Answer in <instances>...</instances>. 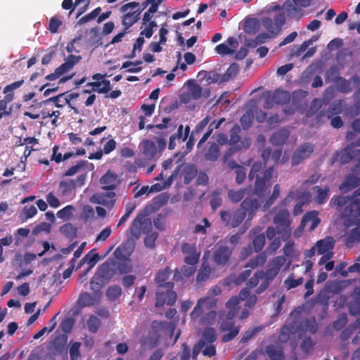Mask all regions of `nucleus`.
Returning <instances> with one entry per match:
<instances>
[{"label": "nucleus", "mask_w": 360, "mask_h": 360, "mask_svg": "<svg viewBox=\"0 0 360 360\" xmlns=\"http://www.w3.org/2000/svg\"><path fill=\"white\" fill-rule=\"evenodd\" d=\"M360 186L351 196L335 195L329 205L340 213L341 218L347 226L360 225Z\"/></svg>", "instance_id": "nucleus-1"}, {"label": "nucleus", "mask_w": 360, "mask_h": 360, "mask_svg": "<svg viewBox=\"0 0 360 360\" xmlns=\"http://www.w3.org/2000/svg\"><path fill=\"white\" fill-rule=\"evenodd\" d=\"M297 323V321H295L290 326H283L278 335V340L281 342L285 343L289 340L290 341L292 351H295L298 346L297 340H294V338L297 336L298 340H300L306 335V333L309 332L314 334L318 329V325L314 316L303 319L299 321L298 324Z\"/></svg>", "instance_id": "nucleus-2"}, {"label": "nucleus", "mask_w": 360, "mask_h": 360, "mask_svg": "<svg viewBox=\"0 0 360 360\" xmlns=\"http://www.w3.org/2000/svg\"><path fill=\"white\" fill-rule=\"evenodd\" d=\"M260 204L255 198H246L241 202L239 208L233 210L220 211V219L225 226L230 228L238 227L248 214V220H251Z\"/></svg>", "instance_id": "nucleus-3"}, {"label": "nucleus", "mask_w": 360, "mask_h": 360, "mask_svg": "<svg viewBox=\"0 0 360 360\" xmlns=\"http://www.w3.org/2000/svg\"><path fill=\"white\" fill-rule=\"evenodd\" d=\"M274 167L264 169V165L261 162H255L252 164L249 179H256L254 193L259 197H264L270 193L271 186V179L273 176Z\"/></svg>", "instance_id": "nucleus-4"}, {"label": "nucleus", "mask_w": 360, "mask_h": 360, "mask_svg": "<svg viewBox=\"0 0 360 360\" xmlns=\"http://www.w3.org/2000/svg\"><path fill=\"white\" fill-rule=\"evenodd\" d=\"M217 305V299L212 296H206L200 298L195 307L190 314L192 320L198 319L202 313L207 310L208 312L201 318V322L205 323L208 319H214L216 311L214 309Z\"/></svg>", "instance_id": "nucleus-5"}, {"label": "nucleus", "mask_w": 360, "mask_h": 360, "mask_svg": "<svg viewBox=\"0 0 360 360\" xmlns=\"http://www.w3.org/2000/svg\"><path fill=\"white\" fill-rule=\"evenodd\" d=\"M271 11L275 12V14L273 17L262 18L261 24L271 36H276L286 22L285 13L278 5L273 6Z\"/></svg>", "instance_id": "nucleus-6"}, {"label": "nucleus", "mask_w": 360, "mask_h": 360, "mask_svg": "<svg viewBox=\"0 0 360 360\" xmlns=\"http://www.w3.org/2000/svg\"><path fill=\"white\" fill-rule=\"evenodd\" d=\"M284 263L285 259L283 257H276L271 261L269 267L264 271L263 281L256 290L257 293L260 294L268 288L269 283L278 274Z\"/></svg>", "instance_id": "nucleus-7"}, {"label": "nucleus", "mask_w": 360, "mask_h": 360, "mask_svg": "<svg viewBox=\"0 0 360 360\" xmlns=\"http://www.w3.org/2000/svg\"><path fill=\"white\" fill-rule=\"evenodd\" d=\"M274 223L276 225L278 234L281 236L283 240L286 241L291 236L290 213L285 208L281 209L274 217Z\"/></svg>", "instance_id": "nucleus-8"}, {"label": "nucleus", "mask_w": 360, "mask_h": 360, "mask_svg": "<svg viewBox=\"0 0 360 360\" xmlns=\"http://www.w3.org/2000/svg\"><path fill=\"white\" fill-rule=\"evenodd\" d=\"M173 282H167L163 287H159L155 295V306L162 307L164 304L172 306L176 300V293L173 290Z\"/></svg>", "instance_id": "nucleus-9"}, {"label": "nucleus", "mask_w": 360, "mask_h": 360, "mask_svg": "<svg viewBox=\"0 0 360 360\" xmlns=\"http://www.w3.org/2000/svg\"><path fill=\"white\" fill-rule=\"evenodd\" d=\"M354 145L352 143L345 147L341 152H335L333 157V162L338 161L340 165H345L358 156L360 154V150L354 149Z\"/></svg>", "instance_id": "nucleus-10"}, {"label": "nucleus", "mask_w": 360, "mask_h": 360, "mask_svg": "<svg viewBox=\"0 0 360 360\" xmlns=\"http://www.w3.org/2000/svg\"><path fill=\"white\" fill-rule=\"evenodd\" d=\"M233 250L225 245L219 244L213 253V261L217 265L226 264L232 255Z\"/></svg>", "instance_id": "nucleus-11"}, {"label": "nucleus", "mask_w": 360, "mask_h": 360, "mask_svg": "<svg viewBox=\"0 0 360 360\" xmlns=\"http://www.w3.org/2000/svg\"><path fill=\"white\" fill-rule=\"evenodd\" d=\"M117 272L116 261L107 260L98 269L97 276L105 282L109 281Z\"/></svg>", "instance_id": "nucleus-12"}, {"label": "nucleus", "mask_w": 360, "mask_h": 360, "mask_svg": "<svg viewBox=\"0 0 360 360\" xmlns=\"http://www.w3.org/2000/svg\"><path fill=\"white\" fill-rule=\"evenodd\" d=\"M314 151V146L310 143L302 144L293 153L292 157V165L295 166L301 163L304 160L308 158Z\"/></svg>", "instance_id": "nucleus-13"}, {"label": "nucleus", "mask_w": 360, "mask_h": 360, "mask_svg": "<svg viewBox=\"0 0 360 360\" xmlns=\"http://www.w3.org/2000/svg\"><path fill=\"white\" fill-rule=\"evenodd\" d=\"M105 193H99L93 195L92 199L94 202L111 209L115 203V193L113 191H106Z\"/></svg>", "instance_id": "nucleus-14"}, {"label": "nucleus", "mask_w": 360, "mask_h": 360, "mask_svg": "<svg viewBox=\"0 0 360 360\" xmlns=\"http://www.w3.org/2000/svg\"><path fill=\"white\" fill-rule=\"evenodd\" d=\"M120 183L117 174L108 171L100 179V184L102 185V189L105 191H113L117 188Z\"/></svg>", "instance_id": "nucleus-15"}, {"label": "nucleus", "mask_w": 360, "mask_h": 360, "mask_svg": "<svg viewBox=\"0 0 360 360\" xmlns=\"http://www.w3.org/2000/svg\"><path fill=\"white\" fill-rule=\"evenodd\" d=\"M140 148L143 155L148 160H153L158 153L155 143L150 139H146L141 142Z\"/></svg>", "instance_id": "nucleus-16"}, {"label": "nucleus", "mask_w": 360, "mask_h": 360, "mask_svg": "<svg viewBox=\"0 0 360 360\" xmlns=\"http://www.w3.org/2000/svg\"><path fill=\"white\" fill-rule=\"evenodd\" d=\"M335 240L332 236H327L325 238L318 240L316 243L318 255H323L327 252H333Z\"/></svg>", "instance_id": "nucleus-17"}, {"label": "nucleus", "mask_w": 360, "mask_h": 360, "mask_svg": "<svg viewBox=\"0 0 360 360\" xmlns=\"http://www.w3.org/2000/svg\"><path fill=\"white\" fill-rule=\"evenodd\" d=\"M360 185V178L354 174H349L345 181L339 186V189L343 192H348L354 188H357Z\"/></svg>", "instance_id": "nucleus-18"}, {"label": "nucleus", "mask_w": 360, "mask_h": 360, "mask_svg": "<svg viewBox=\"0 0 360 360\" xmlns=\"http://www.w3.org/2000/svg\"><path fill=\"white\" fill-rule=\"evenodd\" d=\"M68 342L67 334H58L56 335L51 342V347L56 353H62L67 350L66 345Z\"/></svg>", "instance_id": "nucleus-19"}, {"label": "nucleus", "mask_w": 360, "mask_h": 360, "mask_svg": "<svg viewBox=\"0 0 360 360\" xmlns=\"http://www.w3.org/2000/svg\"><path fill=\"white\" fill-rule=\"evenodd\" d=\"M266 354L271 360H284L283 349L278 345L271 344L266 347Z\"/></svg>", "instance_id": "nucleus-20"}, {"label": "nucleus", "mask_w": 360, "mask_h": 360, "mask_svg": "<svg viewBox=\"0 0 360 360\" xmlns=\"http://www.w3.org/2000/svg\"><path fill=\"white\" fill-rule=\"evenodd\" d=\"M290 136V131L287 129H281L274 133L271 138V143L274 146H281L284 144Z\"/></svg>", "instance_id": "nucleus-21"}, {"label": "nucleus", "mask_w": 360, "mask_h": 360, "mask_svg": "<svg viewBox=\"0 0 360 360\" xmlns=\"http://www.w3.org/2000/svg\"><path fill=\"white\" fill-rule=\"evenodd\" d=\"M321 220L317 216V213L316 212H309L306 213L301 221V225L303 226H306L308 224L309 225V229L314 230L320 223Z\"/></svg>", "instance_id": "nucleus-22"}, {"label": "nucleus", "mask_w": 360, "mask_h": 360, "mask_svg": "<svg viewBox=\"0 0 360 360\" xmlns=\"http://www.w3.org/2000/svg\"><path fill=\"white\" fill-rule=\"evenodd\" d=\"M251 145V141L250 138H244L241 141V145L233 146V148H229L223 157L224 162H226L229 158L238 150H241L242 148L247 149Z\"/></svg>", "instance_id": "nucleus-23"}, {"label": "nucleus", "mask_w": 360, "mask_h": 360, "mask_svg": "<svg viewBox=\"0 0 360 360\" xmlns=\"http://www.w3.org/2000/svg\"><path fill=\"white\" fill-rule=\"evenodd\" d=\"M143 221L145 218L143 214H138L133 220L130 226V233L133 237L139 238L141 236Z\"/></svg>", "instance_id": "nucleus-24"}, {"label": "nucleus", "mask_w": 360, "mask_h": 360, "mask_svg": "<svg viewBox=\"0 0 360 360\" xmlns=\"http://www.w3.org/2000/svg\"><path fill=\"white\" fill-rule=\"evenodd\" d=\"M259 28L260 22L257 18H247L243 23V30L249 34H255Z\"/></svg>", "instance_id": "nucleus-25"}, {"label": "nucleus", "mask_w": 360, "mask_h": 360, "mask_svg": "<svg viewBox=\"0 0 360 360\" xmlns=\"http://www.w3.org/2000/svg\"><path fill=\"white\" fill-rule=\"evenodd\" d=\"M142 10H137L134 12H129L124 14L122 17V24L126 26V29L132 26L139 20V15Z\"/></svg>", "instance_id": "nucleus-26"}, {"label": "nucleus", "mask_w": 360, "mask_h": 360, "mask_svg": "<svg viewBox=\"0 0 360 360\" xmlns=\"http://www.w3.org/2000/svg\"><path fill=\"white\" fill-rule=\"evenodd\" d=\"M220 155V150L219 144L212 143L207 152L204 155V158L207 161L215 162Z\"/></svg>", "instance_id": "nucleus-27"}, {"label": "nucleus", "mask_w": 360, "mask_h": 360, "mask_svg": "<svg viewBox=\"0 0 360 360\" xmlns=\"http://www.w3.org/2000/svg\"><path fill=\"white\" fill-rule=\"evenodd\" d=\"M313 190L317 193L315 197L316 202L319 205L323 204L326 200L328 198L330 193L329 186H327L322 188L319 186H316L313 188Z\"/></svg>", "instance_id": "nucleus-28"}, {"label": "nucleus", "mask_w": 360, "mask_h": 360, "mask_svg": "<svg viewBox=\"0 0 360 360\" xmlns=\"http://www.w3.org/2000/svg\"><path fill=\"white\" fill-rule=\"evenodd\" d=\"M290 100V95L287 91L276 90L272 96V101L279 105L288 103Z\"/></svg>", "instance_id": "nucleus-29"}, {"label": "nucleus", "mask_w": 360, "mask_h": 360, "mask_svg": "<svg viewBox=\"0 0 360 360\" xmlns=\"http://www.w3.org/2000/svg\"><path fill=\"white\" fill-rule=\"evenodd\" d=\"M345 101L343 100H338L333 101L328 107L327 110V117L331 118L333 116L338 115L342 113L343 110V105Z\"/></svg>", "instance_id": "nucleus-30"}, {"label": "nucleus", "mask_w": 360, "mask_h": 360, "mask_svg": "<svg viewBox=\"0 0 360 360\" xmlns=\"http://www.w3.org/2000/svg\"><path fill=\"white\" fill-rule=\"evenodd\" d=\"M266 262V255L265 252H261L255 257L251 258L249 262L245 264V267H250L251 269H256L259 266H262Z\"/></svg>", "instance_id": "nucleus-31"}, {"label": "nucleus", "mask_w": 360, "mask_h": 360, "mask_svg": "<svg viewBox=\"0 0 360 360\" xmlns=\"http://www.w3.org/2000/svg\"><path fill=\"white\" fill-rule=\"evenodd\" d=\"M198 171L194 165H188L184 167L182 172L183 181L184 184H189L196 176Z\"/></svg>", "instance_id": "nucleus-32"}, {"label": "nucleus", "mask_w": 360, "mask_h": 360, "mask_svg": "<svg viewBox=\"0 0 360 360\" xmlns=\"http://www.w3.org/2000/svg\"><path fill=\"white\" fill-rule=\"evenodd\" d=\"M76 188L75 180L62 181L59 184V189L63 196H68L72 194Z\"/></svg>", "instance_id": "nucleus-33"}, {"label": "nucleus", "mask_w": 360, "mask_h": 360, "mask_svg": "<svg viewBox=\"0 0 360 360\" xmlns=\"http://www.w3.org/2000/svg\"><path fill=\"white\" fill-rule=\"evenodd\" d=\"M241 131V129L240 126L237 124H234L233 127L230 130V139L229 143L231 146H236L241 145V137L240 136V133Z\"/></svg>", "instance_id": "nucleus-34"}, {"label": "nucleus", "mask_w": 360, "mask_h": 360, "mask_svg": "<svg viewBox=\"0 0 360 360\" xmlns=\"http://www.w3.org/2000/svg\"><path fill=\"white\" fill-rule=\"evenodd\" d=\"M217 340L216 331L213 328H205L202 334V338L200 341H202L203 345L212 344Z\"/></svg>", "instance_id": "nucleus-35"}, {"label": "nucleus", "mask_w": 360, "mask_h": 360, "mask_svg": "<svg viewBox=\"0 0 360 360\" xmlns=\"http://www.w3.org/2000/svg\"><path fill=\"white\" fill-rule=\"evenodd\" d=\"M335 83L338 91L344 94H348L352 91L351 83L345 78L338 77L336 78Z\"/></svg>", "instance_id": "nucleus-36"}, {"label": "nucleus", "mask_w": 360, "mask_h": 360, "mask_svg": "<svg viewBox=\"0 0 360 360\" xmlns=\"http://www.w3.org/2000/svg\"><path fill=\"white\" fill-rule=\"evenodd\" d=\"M172 274V270L169 266L165 267L162 270H160L155 278V283L158 285V287H163L164 284L166 283L165 282L169 277V276Z\"/></svg>", "instance_id": "nucleus-37"}, {"label": "nucleus", "mask_w": 360, "mask_h": 360, "mask_svg": "<svg viewBox=\"0 0 360 360\" xmlns=\"http://www.w3.org/2000/svg\"><path fill=\"white\" fill-rule=\"evenodd\" d=\"M100 259L98 253H93V250L89 252L80 261V265L84 262H87L89 265V269L84 273V276L86 275L87 271L96 265Z\"/></svg>", "instance_id": "nucleus-38"}, {"label": "nucleus", "mask_w": 360, "mask_h": 360, "mask_svg": "<svg viewBox=\"0 0 360 360\" xmlns=\"http://www.w3.org/2000/svg\"><path fill=\"white\" fill-rule=\"evenodd\" d=\"M105 283V281L98 276L93 277L91 280L90 288L94 291L95 296H98V298L101 295V291Z\"/></svg>", "instance_id": "nucleus-39"}, {"label": "nucleus", "mask_w": 360, "mask_h": 360, "mask_svg": "<svg viewBox=\"0 0 360 360\" xmlns=\"http://www.w3.org/2000/svg\"><path fill=\"white\" fill-rule=\"evenodd\" d=\"M98 296H92L88 292L82 293L78 299V303L82 307H90L95 304Z\"/></svg>", "instance_id": "nucleus-40"}, {"label": "nucleus", "mask_w": 360, "mask_h": 360, "mask_svg": "<svg viewBox=\"0 0 360 360\" xmlns=\"http://www.w3.org/2000/svg\"><path fill=\"white\" fill-rule=\"evenodd\" d=\"M45 104L53 102L57 108H63L68 104V100L66 98V93L60 94L56 96H53L43 101Z\"/></svg>", "instance_id": "nucleus-41"}, {"label": "nucleus", "mask_w": 360, "mask_h": 360, "mask_svg": "<svg viewBox=\"0 0 360 360\" xmlns=\"http://www.w3.org/2000/svg\"><path fill=\"white\" fill-rule=\"evenodd\" d=\"M60 231L65 237L70 239H74L77 237V228L71 223H66L60 227Z\"/></svg>", "instance_id": "nucleus-42"}, {"label": "nucleus", "mask_w": 360, "mask_h": 360, "mask_svg": "<svg viewBox=\"0 0 360 360\" xmlns=\"http://www.w3.org/2000/svg\"><path fill=\"white\" fill-rule=\"evenodd\" d=\"M303 281L304 279L302 277L295 279L294 274H291L284 281V285L288 290H290L302 284Z\"/></svg>", "instance_id": "nucleus-43"}, {"label": "nucleus", "mask_w": 360, "mask_h": 360, "mask_svg": "<svg viewBox=\"0 0 360 360\" xmlns=\"http://www.w3.org/2000/svg\"><path fill=\"white\" fill-rule=\"evenodd\" d=\"M246 189L242 188L238 191L230 189L228 191V197L229 200L233 202L236 203L240 202L245 195Z\"/></svg>", "instance_id": "nucleus-44"}, {"label": "nucleus", "mask_w": 360, "mask_h": 360, "mask_svg": "<svg viewBox=\"0 0 360 360\" xmlns=\"http://www.w3.org/2000/svg\"><path fill=\"white\" fill-rule=\"evenodd\" d=\"M188 83H191L189 88V96L193 100H198L202 96V87L197 84L196 82L188 81Z\"/></svg>", "instance_id": "nucleus-45"}, {"label": "nucleus", "mask_w": 360, "mask_h": 360, "mask_svg": "<svg viewBox=\"0 0 360 360\" xmlns=\"http://www.w3.org/2000/svg\"><path fill=\"white\" fill-rule=\"evenodd\" d=\"M86 326L90 332L96 333L101 326V321L96 316L91 315L87 319Z\"/></svg>", "instance_id": "nucleus-46"}, {"label": "nucleus", "mask_w": 360, "mask_h": 360, "mask_svg": "<svg viewBox=\"0 0 360 360\" xmlns=\"http://www.w3.org/2000/svg\"><path fill=\"white\" fill-rule=\"evenodd\" d=\"M280 194V186L276 184L274 186V190L271 195L266 200L263 205V210H266L273 205L274 202L278 198Z\"/></svg>", "instance_id": "nucleus-47"}, {"label": "nucleus", "mask_w": 360, "mask_h": 360, "mask_svg": "<svg viewBox=\"0 0 360 360\" xmlns=\"http://www.w3.org/2000/svg\"><path fill=\"white\" fill-rule=\"evenodd\" d=\"M266 243V236L261 233L255 236L252 240L253 248L255 252H260Z\"/></svg>", "instance_id": "nucleus-48"}, {"label": "nucleus", "mask_w": 360, "mask_h": 360, "mask_svg": "<svg viewBox=\"0 0 360 360\" xmlns=\"http://www.w3.org/2000/svg\"><path fill=\"white\" fill-rule=\"evenodd\" d=\"M87 161L80 160L75 165L70 167L64 174L66 176H71L79 172L82 169H84L86 166Z\"/></svg>", "instance_id": "nucleus-49"}, {"label": "nucleus", "mask_w": 360, "mask_h": 360, "mask_svg": "<svg viewBox=\"0 0 360 360\" xmlns=\"http://www.w3.org/2000/svg\"><path fill=\"white\" fill-rule=\"evenodd\" d=\"M101 12V7H97L94 10H93L90 13L83 16L77 22V25H82L89 21H91L95 19Z\"/></svg>", "instance_id": "nucleus-50"}, {"label": "nucleus", "mask_w": 360, "mask_h": 360, "mask_svg": "<svg viewBox=\"0 0 360 360\" xmlns=\"http://www.w3.org/2000/svg\"><path fill=\"white\" fill-rule=\"evenodd\" d=\"M121 294L122 289L120 286L117 285H114L109 287L106 292V295L108 298L111 301L115 300L121 295Z\"/></svg>", "instance_id": "nucleus-51"}, {"label": "nucleus", "mask_w": 360, "mask_h": 360, "mask_svg": "<svg viewBox=\"0 0 360 360\" xmlns=\"http://www.w3.org/2000/svg\"><path fill=\"white\" fill-rule=\"evenodd\" d=\"M62 23L63 22L60 18L57 16H53L51 18L47 29L52 34L57 33L58 32V28L62 25Z\"/></svg>", "instance_id": "nucleus-52"}, {"label": "nucleus", "mask_w": 360, "mask_h": 360, "mask_svg": "<svg viewBox=\"0 0 360 360\" xmlns=\"http://www.w3.org/2000/svg\"><path fill=\"white\" fill-rule=\"evenodd\" d=\"M253 118L254 116L252 112L248 111L243 115L240 117V122L244 129H248L252 126Z\"/></svg>", "instance_id": "nucleus-53"}, {"label": "nucleus", "mask_w": 360, "mask_h": 360, "mask_svg": "<svg viewBox=\"0 0 360 360\" xmlns=\"http://www.w3.org/2000/svg\"><path fill=\"white\" fill-rule=\"evenodd\" d=\"M261 330V327H255L245 331L240 339L241 343H246Z\"/></svg>", "instance_id": "nucleus-54"}, {"label": "nucleus", "mask_w": 360, "mask_h": 360, "mask_svg": "<svg viewBox=\"0 0 360 360\" xmlns=\"http://www.w3.org/2000/svg\"><path fill=\"white\" fill-rule=\"evenodd\" d=\"M81 342H73L70 347V360H78V359L81 356L80 354V347Z\"/></svg>", "instance_id": "nucleus-55"}, {"label": "nucleus", "mask_w": 360, "mask_h": 360, "mask_svg": "<svg viewBox=\"0 0 360 360\" xmlns=\"http://www.w3.org/2000/svg\"><path fill=\"white\" fill-rule=\"evenodd\" d=\"M23 83H24V79H21V80L13 82L8 85H6L4 89V94H5V95L11 94L12 96V99L13 100L14 94L13 91L15 89L20 87L23 84Z\"/></svg>", "instance_id": "nucleus-56"}, {"label": "nucleus", "mask_w": 360, "mask_h": 360, "mask_svg": "<svg viewBox=\"0 0 360 360\" xmlns=\"http://www.w3.org/2000/svg\"><path fill=\"white\" fill-rule=\"evenodd\" d=\"M264 275V271L263 270L257 271L254 274V276L249 279V281H248V285L250 288L256 287L258 285L260 279L263 281Z\"/></svg>", "instance_id": "nucleus-57"}, {"label": "nucleus", "mask_w": 360, "mask_h": 360, "mask_svg": "<svg viewBox=\"0 0 360 360\" xmlns=\"http://www.w3.org/2000/svg\"><path fill=\"white\" fill-rule=\"evenodd\" d=\"M239 330L240 326H237L236 328L229 329L227 331V333H225L222 335V342H228L233 340L238 335Z\"/></svg>", "instance_id": "nucleus-58"}, {"label": "nucleus", "mask_w": 360, "mask_h": 360, "mask_svg": "<svg viewBox=\"0 0 360 360\" xmlns=\"http://www.w3.org/2000/svg\"><path fill=\"white\" fill-rule=\"evenodd\" d=\"M305 336V335H304ZM304 339L301 343V349L306 354H308L313 349L314 343L313 342L310 337H303Z\"/></svg>", "instance_id": "nucleus-59"}, {"label": "nucleus", "mask_w": 360, "mask_h": 360, "mask_svg": "<svg viewBox=\"0 0 360 360\" xmlns=\"http://www.w3.org/2000/svg\"><path fill=\"white\" fill-rule=\"evenodd\" d=\"M347 243L360 242V227L353 229L347 237Z\"/></svg>", "instance_id": "nucleus-60"}, {"label": "nucleus", "mask_w": 360, "mask_h": 360, "mask_svg": "<svg viewBox=\"0 0 360 360\" xmlns=\"http://www.w3.org/2000/svg\"><path fill=\"white\" fill-rule=\"evenodd\" d=\"M316 302L322 305H328L329 300L328 292L326 289L321 290L316 297Z\"/></svg>", "instance_id": "nucleus-61"}, {"label": "nucleus", "mask_w": 360, "mask_h": 360, "mask_svg": "<svg viewBox=\"0 0 360 360\" xmlns=\"http://www.w3.org/2000/svg\"><path fill=\"white\" fill-rule=\"evenodd\" d=\"M283 117L275 113L267 118L266 122L270 128H275L283 120Z\"/></svg>", "instance_id": "nucleus-62"}, {"label": "nucleus", "mask_w": 360, "mask_h": 360, "mask_svg": "<svg viewBox=\"0 0 360 360\" xmlns=\"http://www.w3.org/2000/svg\"><path fill=\"white\" fill-rule=\"evenodd\" d=\"M73 325V319L72 318H67L61 321L60 328L63 332H64L63 334H67L71 331Z\"/></svg>", "instance_id": "nucleus-63"}, {"label": "nucleus", "mask_w": 360, "mask_h": 360, "mask_svg": "<svg viewBox=\"0 0 360 360\" xmlns=\"http://www.w3.org/2000/svg\"><path fill=\"white\" fill-rule=\"evenodd\" d=\"M215 51L220 55H231L234 53V50L229 47L226 44L222 43L215 47Z\"/></svg>", "instance_id": "nucleus-64"}]
</instances>
